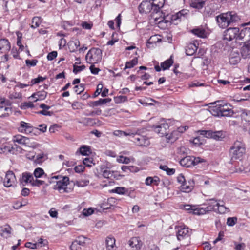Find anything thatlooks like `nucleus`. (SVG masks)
Segmentation results:
<instances>
[{
	"label": "nucleus",
	"instance_id": "5701e85b",
	"mask_svg": "<svg viewBox=\"0 0 250 250\" xmlns=\"http://www.w3.org/2000/svg\"><path fill=\"white\" fill-rule=\"evenodd\" d=\"M241 54L244 59L250 58V42L245 43L241 49Z\"/></svg>",
	"mask_w": 250,
	"mask_h": 250
},
{
	"label": "nucleus",
	"instance_id": "7c9ffc66",
	"mask_svg": "<svg viewBox=\"0 0 250 250\" xmlns=\"http://www.w3.org/2000/svg\"><path fill=\"white\" fill-rule=\"evenodd\" d=\"M47 95V93L44 91H39L35 93H34L32 97L36 98L35 101L37 100H42L44 99Z\"/></svg>",
	"mask_w": 250,
	"mask_h": 250
},
{
	"label": "nucleus",
	"instance_id": "0eeeda50",
	"mask_svg": "<svg viewBox=\"0 0 250 250\" xmlns=\"http://www.w3.org/2000/svg\"><path fill=\"white\" fill-rule=\"evenodd\" d=\"M169 123H168L166 121L163 120L159 124V125L153 126V128L154 131L159 134L160 136H165L166 137L167 136V134L169 132Z\"/></svg>",
	"mask_w": 250,
	"mask_h": 250
},
{
	"label": "nucleus",
	"instance_id": "a18cd8bd",
	"mask_svg": "<svg viewBox=\"0 0 250 250\" xmlns=\"http://www.w3.org/2000/svg\"><path fill=\"white\" fill-rule=\"evenodd\" d=\"M89 183L88 180L86 179H80L76 181V184L79 187H83L87 186Z\"/></svg>",
	"mask_w": 250,
	"mask_h": 250
},
{
	"label": "nucleus",
	"instance_id": "72a5a7b5",
	"mask_svg": "<svg viewBox=\"0 0 250 250\" xmlns=\"http://www.w3.org/2000/svg\"><path fill=\"white\" fill-rule=\"evenodd\" d=\"M79 152L83 156L89 155L91 153L90 147L88 146L85 145H83L79 148Z\"/></svg>",
	"mask_w": 250,
	"mask_h": 250
},
{
	"label": "nucleus",
	"instance_id": "a19ab883",
	"mask_svg": "<svg viewBox=\"0 0 250 250\" xmlns=\"http://www.w3.org/2000/svg\"><path fill=\"white\" fill-rule=\"evenodd\" d=\"M0 104L4 106V111H7L8 110H10V108L7 107L11 105V102L9 100H6L4 98L1 97L0 98Z\"/></svg>",
	"mask_w": 250,
	"mask_h": 250
},
{
	"label": "nucleus",
	"instance_id": "5fc2aeb1",
	"mask_svg": "<svg viewBox=\"0 0 250 250\" xmlns=\"http://www.w3.org/2000/svg\"><path fill=\"white\" fill-rule=\"evenodd\" d=\"M237 220L236 217H229L227 220V224L229 226H233L236 224Z\"/></svg>",
	"mask_w": 250,
	"mask_h": 250
},
{
	"label": "nucleus",
	"instance_id": "c85d7f7f",
	"mask_svg": "<svg viewBox=\"0 0 250 250\" xmlns=\"http://www.w3.org/2000/svg\"><path fill=\"white\" fill-rule=\"evenodd\" d=\"M211 136L210 138H212L216 140H221L225 137V133L223 131H213L211 130Z\"/></svg>",
	"mask_w": 250,
	"mask_h": 250
},
{
	"label": "nucleus",
	"instance_id": "f03ea898",
	"mask_svg": "<svg viewBox=\"0 0 250 250\" xmlns=\"http://www.w3.org/2000/svg\"><path fill=\"white\" fill-rule=\"evenodd\" d=\"M212 114L218 117H229L233 115V111L230 105L223 102H218L212 109Z\"/></svg>",
	"mask_w": 250,
	"mask_h": 250
},
{
	"label": "nucleus",
	"instance_id": "2eb2a0df",
	"mask_svg": "<svg viewBox=\"0 0 250 250\" xmlns=\"http://www.w3.org/2000/svg\"><path fill=\"white\" fill-rule=\"evenodd\" d=\"M238 115L241 117L244 124H250V111L245 109H240L238 111Z\"/></svg>",
	"mask_w": 250,
	"mask_h": 250
},
{
	"label": "nucleus",
	"instance_id": "e2e57ef3",
	"mask_svg": "<svg viewBox=\"0 0 250 250\" xmlns=\"http://www.w3.org/2000/svg\"><path fill=\"white\" fill-rule=\"evenodd\" d=\"M29 180V172H24L22 174V178L21 179V183H25V184L28 183Z\"/></svg>",
	"mask_w": 250,
	"mask_h": 250
},
{
	"label": "nucleus",
	"instance_id": "680f3d73",
	"mask_svg": "<svg viewBox=\"0 0 250 250\" xmlns=\"http://www.w3.org/2000/svg\"><path fill=\"white\" fill-rule=\"evenodd\" d=\"M91 64V65L89 67V69L91 71V73L94 75L98 74L99 72L100 71V69L98 68L95 67L94 64Z\"/></svg>",
	"mask_w": 250,
	"mask_h": 250
},
{
	"label": "nucleus",
	"instance_id": "69168bd1",
	"mask_svg": "<svg viewBox=\"0 0 250 250\" xmlns=\"http://www.w3.org/2000/svg\"><path fill=\"white\" fill-rule=\"evenodd\" d=\"M84 124L86 125H93L95 124V122L94 120L92 118H85Z\"/></svg>",
	"mask_w": 250,
	"mask_h": 250
},
{
	"label": "nucleus",
	"instance_id": "a878e982",
	"mask_svg": "<svg viewBox=\"0 0 250 250\" xmlns=\"http://www.w3.org/2000/svg\"><path fill=\"white\" fill-rule=\"evenodd\" d=\"M111 101V99L110 98L100 99L98 101L90 102L89 105L91 107L98 106L99 105L105 104L107 103L110 102Z\"/></svg>",
	"mask_w": 250,
	"mask_h": 250
},
{
	"label": "nucleus",
	"instance_id": "052dcab7",
	"mask_svg": "<svg viewBox=\"0 0 250 250\" xmlns=\"http://www.w3.org/2000/svg\"><path fill=\"white\" fill-rule=\"evenodd\" d=\"M123 136H131L133 138L134 135H137V132H133L130 130H127L125 131H123Z\"/></svg>",
	"mask_w": 250,
	"mask_h": 250
},
{
	"label": "nucleus",
	"instance_id": "864d4df0",
	"mask_svg": "<svg viewBox=\"0 0 250 250\" xmlns=\"http://www.w3.org/2000/svg\"><path fill=\"white\" fill-rule=\"evenodd\" d=\"M200 135L208 138H210L211 136V130H199L198 131Z\"/></svg>",
	"mask_w": 250,
	"mask_h": 250
},
{
	"label": "nucleus",
	"instance_id": "39448f33",
	"mask_svg": "<svg viewBox=\"0 0 250 250\" xmlns=\"http://www.w3.org/2000/svg\"><path fill=\"white\" fill-rule=\"evenodd\" d=\"M102 58V51L99 48H92L85 56V60L89 64H96L100 62Z\"/></svg>",
	"mask_w": 250,
	"mask_h": 250
},
{
	"label": "nucleus",
	"instance_id": "a211bd4d",
	"mask_svg": "<svg viewBox=\"0 0 250 250\" xmlns=\"http://www.w3.org/2000/svg\"><path fill=\"white\" fill-rule=\"evenodd\" d=\"M194 187V182L193 180L191 179L188 181V183L186 182L181 186L180 190L182 192L188 193L192 191Z\"/></svg>",
	"mask_w": 250,
	"mask_h": 250
},
{
	"label": "nucleus",
	"instance_id": "0e129e2a",
	"mask_svg": "<svg viewBox=\"0 0 250 250\" xmlns=\"http://www.w3.org/2000/svg\"><path fill=\"white\" fill-rule=\"evenodd\" d=\"M71 250H81V247L78 244L75 240L72 243L70 247Z\"/></svg>",
	"mask_w": 250,
	"mask_h": 250
},
{
	"label": "nucleus",
	"instance_id": "4468645a",
	"mask_svg": "<svg viewBox=\"0 0 250 250\" xmlns=\"http://www.w3.org/2000/svg\"><path fill=\"white\" fill-rule=\"evenodd\" d=\"M128 244L132 250H139L141 248L143 242L140 237H133L128 241Z\"/></svg>",
	"mask_w": 250,
	"mask_h": 250
},
{
	"label": "nucleus",
	"instance_id": "9d476101",
	"mask_svg": "<svg viewBox=\"0 0 250 250\" xmlns=\"http://www.w3.org/2000/svg\"><path fill=\"white\" fill-rule=\"evenodd\" d=\"M61 179L57 181L54 189L58 190L60 193L66 192H67L66 187L69 183V178L67 176H64L61 177Z\"/></svg>",
	"mask_w": 250,
	"mask_h": 250
},
{
	"label": "nucleus",
	"instance_id": "603ef678",
	"mask_svg": "<svg viewBox=\"0 0 250 250\" xmlns=\"http://www.w3.org/2000/svg\"><path fill=\"white\" fill-rule=\"evenodd\" d=\"M85 68V66L84 65H83L81 66H77L76 65V63L73 65V72L75 74H77L78 72L83 70Z\"/></svg>",
	"mask_w": 250,
	"mask_h": 250
},
{
	"label": "nucleus",
	"instance_id": "dca6fc26",
	"mask_svg": "<svg viewBox=\"0 0 250 250\" xmlns=\"http://www.w3.org/2000/svg\"><path fill=\"white\" fill-rule=\"evenodd\" d=\"M11 49V44L9 41L5 38L0 39V52L1 53H7Z\"/></svg>",
	"mask_w": 250,
	"mask_h": 250
},
{
	"label": "nucleus",
	"instance_id": "b1692460",
	"mask_svg": "<svg viewBox=\"0 0 250 250\" xmlns=\"http://www.w3.org/2000/svg\"><path fill=\"white\" fill-rule=\"evenodd\" d=\"M14 149L11 144H3L0 146V153H13Z\"/></svg>",
	"mask_w": 250,
	"mask_h": 250
},
{
	"label": "nucleus",
	"instance_id": "de8ad7c7",
	"mask_svg": "<svg viewBox=\"0 0 250 250\" xmlns=\"http://www.w3.org/2000/svg\"><path fill=\"white\" fill-rule=\"evenodd\" d=\"M46 79V77H43L41 76H39L37 78L33 79L30 82V85H33L35 84H37L41 82H42Z\"/></svg>",
	"mask_w": 250,
	"mask_h": 250
},
{
	"label": "nucleus",
	"instance_id": "ea45409f",
	"mask_svg": "<svg viewBox=\"0 0 250 250\" xmlns=\"http://www.w3.org/2000/svg\"><path fill=\"white\" fill-rule=\"evenodd\" d=\"M121 169L123 172H137L138 171L137 169V167L135 166H123L121 167Z\"/></svg>",
	"mask_w": 250,
	"mask_h": 250
},
{
	"label": "nucleus",
	"instance_id": "7ed1b4c3",
	"mask_svg": "<svg viewBox=\"0 0 250 250\" xmlns=\"http://www.w3.org/2000/svg\"><path fill=\"white\" fill-rule=\"evenodd\" d=\"M245 153V145L240 141H236L230 147L229 150L231 161L237 159L241 160Z\"/></svg>",
	"mask_w": 250,
	"mask_h": 250
},
{
	"label": "nucleus",
	"instance_id": "bf43d9fd",
	"mask_svg": "<svg viewBox=\"0 0 250 250\" xmlns=\"http://www.w3.org/2000/svg\"><path fill=\"white\" fill-rule=\"evenodd\" d=\"M103 88V85L101 83H99L97 85V89L96 91L94 93L93 97H96L98 96L100 93H101L102 89Z\"/></svg>",
	"mask_w": 250,
	"mask_h": 250
},
{
	"label": "nucleus",
	"instance_id": "4c0bfd02",
	"mask_svg": "<svg viewBox=\"0 0 250 250\" xmlns=\"http://www.w3.org/2000/svg\"><path fill=\"white\" fill-rule=\"evenodd\" d=\"M41 19L40 17H34L32 20V24L31 25L32 28L35 29L38 27L41 23Z\"/></svg>",
	"mask_w": 250,
	"mask_h": 250
},
{
	"label": "nucleus",
	"instance_id": "4be33fe9",
	"mask_svg": "<svg viewBox=\"0 0 250 250\" xmlns=\"http://www.w3.org/2000/svg\"><path fill=\"white\" fill-rule=\"evenodd\" d=\"M191 32L198 37L204 38L207 36V32L202 27H198L193 29Z\"/></svg>",
	"mask_w": 250,
	"mask_h": 250
},
{
	"label": "nucleus",
	"instance_id": "3c124183",
	"mask_svg": "<svg viewBox=\"0 0 250 250\" xmlns=\"http://www.w3.org/2000/svg\"><path fill=\"white\" fill-rule=\"evenodd\" d=\"M204 1H195L192 3L191 6L193 8L200 9L204 6Z\"/></svg>",
	"mask_w": 250,
	"mask_h": 250
},
{
	"label": "nucleus",
	"instance_id": "f8f14e48",
	"mask_svg": "<svg viewBox=\"0 0 250 250\" xmlns=\"http://www.w3.org/2000/svg\"><path fill=\"white\" fill-rule=\"evenodd\" d=\"M212 206L214 207L212 210L216 211L218 210V212L220 214H224L229 211V208H226L223 205V201H219V202H216V200L212 198L210 200Z\"/></svg>",
	"mask_w": 250,
	"mask_h": 250
},
{
	"label": "nucleus",
	"instance_id": "bb28decb",
	"mask_svg": "<svg viewBox=\"0 0 250 250\" xmlns=\"http://www.w3.org/2000/svg\"><path fill=\"white\" fill-rule=\"evenodd\" d=\"M160 182V179L158 176L147 177L145 180V184L147 186L154 185L158 186Z\"/></svg>",
	"mask_w": 250,
	"mask_h": 250
},
{
	"label": "nucleus",
	"instance_id": "774afa93",
	"mask_svg": "<svg viewBox=\"0 0 250 250\" xmlns=\"http://www.w3.org/2000/svg\"><path fill=\"white\" fill-rule=\"evenodd\" d=\"M235 249L236 250H244V249L246 247V245L243 243H240V244H237L236 243H235Z\"/></svg>",
	"mask_w": 250,
	"mask_h": 250
},
{
	"label": "nucleus",
	"instance_id": "49530a36",
	"mask_svg": "<svg viewBox=\"0 0 250 250\" xmlns=\"http://www.w3.org/2000/svg\"><path fill=\"white\" fill-rule=\"evenodd\" d=\"M117 161L120 163L127 164L130 163V159L128 157L120 156L119 158L117 159Z\"/></svg>",
	"mask_w": 250,
	"mask_h": 250
},
{
	"label": "nucleus",
	"instance_id": "4d7b16f0",
	"mask_svg": "<svg viewBox=\"0 0 250 250\" xmlns=\"http://www.w3.org/2000/svg\"><path fill=\"white\" fill-rule=\"evenodd\" d=\"M37 62H38V60H36V59L32 60H26L25 61V63L27 66L34 67L36 65Z\"/></svg>",
	"mask_w": 250,
	"mask_h": 250
},
{
	"label": "nucleus",
	"instance_id": "c9c22d12",
	"mask_svg": "<svg viewBox=\"0 0 250 250\" xmlns=\"http://www.w3.org/2000/svg\"><path fill=\"white\" fill-rule=\"evenodd\" d=\"M110 192L116 193L120 195H125L128 193V189L124 187H118L112 189Z\"/></svg>",
	"mask_w": 250,
	"mask_h": 250
},
{
	"label": "nucleus",
	"instance_id": "79ce46f5",
	"mask_svg": "<svg viewBox=\"0 0 250 250\" xmlns=\"http://www.w3.org/2000/svg\"><path fill=\"white\" fill-rule=\"evenodd\" d=\"M74 91L77 94H80L84 90V86L83 84H80L74 87Z\"/></svg>",
	"mask_w": 250,
	"mask_h": 250
},
{
	"label": "nucleus",
	"instance_id": "13d9d810",
	"mask_svg": "<svg viewBox=\"0 0 250 250\" xmlns=\"http://www.w3.org/2000/svg\"><path fill=\"white\" fill-rule=\"evenodd\" d=\"M57 56V52L56 51H53L48 54L47 59L49 61H52L54 60Z\"/></svg>",
	"mask_w": 250,
	"mask_h": 250
},
{
	"label": "nucleus",
	"instance_id": "9b49d317",
	"mask_svg": "<svg viewBox=\"0 0 250 250\" xmlns=\"http://www.w3.org/2000/svg\"><path fill=\"white\" fill-rule=\"evenodd\" d=\"M138 10L141 14H147L153 11V8L150 0H144L139 5Z\"/></svg>",
	"mask_w": 250,
	"mask_h": 250
},
{
	"label": "nucleus",
	"instance_id": "09e8293b",
	"mask_svg": "<svg viewBox=\"0 0 250 250\" xmlns=\"http://www.w3.org/2000/svg\"><path fill=\"white\" fill-rule=\"evenodd\" d=\"M102 175L105 178H110L113 176V172L109 169H103L102 170Z\"/></svg>",
	"mask_w": 250,
	"mask_h": 250
},
{
	"label": "nucleus",
	"instance_id": "6e6552de",
	"mask_svg": "<svg viewBox=\"0 0 250 250\" xmlns=\"http://www.w3.org/2000/svg\"><path fill=\"white\" fill-rule=\"evenodd\" d=\"M13 141L19 144L24 145L25 146L35 148L39 146L37 143H30V140L28 137L23 136L21 135H17L14 136Z\"/></svg>",
	"mask_w": 250,
	"mask_h": 250
},
{
	"label": "nucleus",
	"instance_id": "2f4dec72",
	"mask_svg": "<svg viewBox=\"0 0 250 250\" xmlns=\"http://www.w3.org/2000/svg\"><path fill=\"white\" fill-rule=\"evenodd\" d=\"M173 63V60L171 56L170 58L161 63V67L163 70L168 69Z\"/></svg>",
	"mask_w": 250,
	"mask_h": 250
},
{
	"label": "nucleus",
	"instance_id": "cd10ccee",
	"mask_svg": "<svg viewBox=\"0 0 250 250\" xmlns=\"http://www.w3.org/2000/svg\"><path fill=\"white\" fill-rule=\"evenodd\" d=\"M80 42L78 39H75L71 40L68 43L70 51L71 52H74L77 51L78 47L80 46Z\"/></svg>",
	"mask_w": 250,
	"mask_h": 250
},
{
	"label": "nucleus",
	"instance_id": "20e7f679",
	"mask_svg": "<svg viewBox=\"0 0 250 250\" xmlns=\"http://www.w3.org/2000/svg\"><path fill=\"white\" fill-rule=\"evenodd\" d=\"M176 236L179 241H185L182 243L184 246H188L190 244V236L191 230L185 226H176Z\"/></svg>",
	"mask_w": 250,
	"mask_h": 250
},
{
	"label": "nucleus",
	"instance_id": "6e6d98bb",
	"mask_svg": "<svg viewBox=\"0 0 250 250\" xmlns=\"http://www.w3.org/2000/svg\"><path fill=\"white\" fill-rule=\"evenodd\" d=\"M192 160L193 161V163H192V166H195L200 163L206 162L205 159L199 157H194V156H192Z\"/></svg>",
	"mask_w": 250,
	"mask_h": 250
},
{
	"label": "nucleus",
	"instance_id": "412c9836",
	"mask_svg": "<svg viewBox=\"0 0 250 250\" xmlns=\"http://www.w3.org/2000/svg\"><path fill=\"white\" fill-rule=\"evenodd\" d=\"M115 241V238L111 235L108 236L106 238L105 243L107 250H114Z\"/></svg>",
	"mask_w": 250,
	"mask_h": 250
},
{
	"label": "nucleus",
	"instance_id": "f3484780",
	"mask_svg": "<svg viewBox=\"0 0 250 250\" xmlns=\"http://www.w3.org/2000/svg\"><path fill=\"white\" fill-rule=\"evenodd\" d=\"M241 60L240 55L238 51H232L229 57V62L231 64L236 65L238 64Z\"/></svg>",
	"mask_w": 250,
	"mask_h": 250
},
{
	"label": "nucleus",
	"instance_id": "f257e3e1",
	"mask_svg": "<svg viewBox=\"0 0 250 250\" xmlns=\"http://www.w3.org/2000/svg\"><path fill=\"white\" fill-rule=\"evenodd\" d=\"M240 20L238 15L234 11L222 13L216 17V21L218 25L222 28H226L232 23Z\"/></svg>",
	"mask_w": 250,
	"mask_h": 250
},
{
	"label": "nucleus",
	"instance_id": "aec40b11",
	"mask_svg": "<svg viewBox=\"0 0 250 250\" xmlns=\"http://www.w3.org/2000/svg\"><path fill=\"white\" fill-rule=\"evenodd\" d=\"M189 14V11L186 9H183L181 11L173 15L172 17V20H179L180 21L185 20L187 18Z\"/></svg>",
	"mask_w": 250,
	"mask_h": 250
},
{
	"label": "nucleus",
	"instance_id": "f704fd0d",
	"mask_svg": "<svg viewBox=\"0 0 250 250\" xmlns=\"http://www.w3.org/2000/svg\"><path fill=\"white\" fill-rule=\"evenodd\" d=\"M199 211L200 215L206 214L207 212L211 211L214 207L212 206L211 202L208 204V206L206 207H199Z\"/></svg>",
	"mask_w": 250,
	"mask_h": 250
},
{
	"label": "nucleus",
	"instance_id": "37998d69",
	"mask_svg": "<svg viewBox=\"0 0 250 250\" xmlns=\"http://www.w3.org/2000/svg\"><path fill=\"white\" fill-rule=\"evenodd\" d=\"M44 174H45V173L42 168H36L34 171V175L36 178H40Z\"/></svg>",
	"mask_w": 250,
	"mask_h": 250
},
{
	"label": "nucleus",
	"instance_id": "c756f323",
	"mask_svg": "<svg viewBox=\"0 0 250 250\" xmlns=\"http://www.w3.org/2000/svg\"><path fill=\"white\" fill-rule=\"evenodd\" d=\"M89 239L83 236H79L76 238L75 241L77 242L78 244L81 247H84L86 244L89 241Z\"/></svg>",
	"mask_w": 250,
	"mask_h": 250
},
{
	"label": "nucleus",
	"instance_id": "393cba45",
	"mask_svg": "<svg viewBox=\"0 0 250 250\" xmlns=\"http://www.w3.org/2000/svg\"><path fill=\"white\" fill-rule=\"evenodd\" d=\"M179 163L183 167H190L192 166V163H193V161L192 160V156H186L181 159Z\"/></svg>",
	"mask_w": 250,
	"mask_h": 250
},
{
	"label": "nucleus",
	"instance_id": "338daca9",
	"mask_svg": "<svg viewBox=\"0 0 250 250\" xmlns=\"http://www.w3.org/2000/svg\"><path fill=\"white\" fill-rule=\"evenodd\" d=\"M127 100V97L125 96H119L115 98L116 103L124 102Z\"/></svg>",
	"mask_w": 250,
	"mask_h": 250
},
{
	"label": "nucleus",
	"instance_id": "58836bf2",
	"mask_svg": "<svg viewBox=\"0 0 250 250\" xmlns=\"http://www.w3.org/2000/svg\"><path fill=\"white\" fill-rule=\"evenodd\" d=\"M138 63V59L137 58L133 59L132 60L127 62L125 63L124 70L128 68H131L135 66Z\"/></svg>",
	"mask_w": 250,
	"mask_h": 250
},
{
	"label": "nucleus",
	"instance_id": "6ab92c4d",
	"mask_svg": "<svg viewBox=\"0 0 250 250\" xmlns=\"http://www.w3.org/2000/svg\"><path fill=\"white\" fill-rule=\"evenodd\" d=\"M198 43L197 42H190L186 47V53L187 55H193L197 51L198 48Z\"/></svg>",
	"mask_w": 250,
	"mask_h": 250
},
{
	"label": "nucleus",
	"instance_id": "c03bdc74",
	"mask_svg": "<svg viewBox=\"0 0 250 250\" xmlns=\"http://www.w3.org/2000/svg\"><path fill=\"white\" fill-rule=\"evenodd\" d=\"M83 164L86 167H91L93 165H95L93 160L91 158H85L83 160Z\"/></svg>",
	"mask_w": 250,
	"mask_h": 250
},
{
	"label": "nucleus",
	"instance_id": "1a4fd4ad",
	"mask_svg": "<svg viewBox=\"0 0 250 250\" xmlns=\"http://www.w3.org/2000/svg\"><path fill=\"white\" fill-rule=\"evenodd\" d=\"M137 135L133 136V142L136 145L140 146H147L150 144V141L148 137L146 136L141 135L139 134V130L138 129Z\"/></svg>",
	"mask_w": 250,
	"mask_h": 250
},
{
	"label": "nucleus",
	"instance_id": "ddd939ff",
	"mask_svg": "<svg viewBox=\"0 0 250 250\" xmlns=\"http://www.w3.org/2000/svg\"><path fill=\"white\" fill-rule=\"evenodd\" d=\"M16 182V178L14 173L12 171H8L6 173L3 181L4 186L9 188L14 186Z\"/></svg>",
	"mask_w": 250,
	"mask_h": 250
},
{
	"label": "nucleus",
	"instance_id": "473e14b6",
	"mask_svg": "<svg viewBox=\"0 0 250 250\" xmlns=\"http://www.w3.org/2000/svg\"><path fill=\"white\" fill-rule=\"evenodd\" d=\"M11 228L7 225L4 228H2L0 230V234L4 237H8L11 234Z\"/></svg>",
	"mask_w": 250,
	"mask_h": 250
},
{
	"label": "nucleus",
	"instance_id": "8fccbe9b",
	"mask_svg": "<svg viewBox=\"0 0 250 250\" xmlns=\"http://www.w3.org/2000/svg\"><path fill=\"white\" fill-rule=\"evenodd\" d=\"M179 136L178 133L174 134L173 131L171 133L168 132L166 138L171 141H174L178 138Z\"/></svg>",
	"mask_w": 250,
	"mask_h": 250
},
{
	"label": "nucleus",
	"instance_id": "423d86ee",
	"mask_svg": "<svg viewBox=\"0 0 250 250\" xmlns=\"http://www.w3.org/2000/svg\"><path fill=\"white\" fill-rule=\"evenodd\" d=\"M240 30L239 28H229L224 32L223 39L224 40L231 41L233 40H239Z\"/></svg>",
	"mask_w": 250,
	"mask_h": 250
},
{
	"label": "nucleus",
	"instance_id": "e433bc0d",
	"mask_svg": "<svg viewBox=\"0 0 250 250\" xmlns=\"http://www.w3.org/2000/svg\"><path fill=\"white\" fill-rule=\"evenodd\" d=\"M30 125H31L30 123H28L24 121H21L20 123V126L18 128V131L23 133Z\"/></svg>",
	"mask_w": 250,
	"mask_h": 250
}]
</instances>
